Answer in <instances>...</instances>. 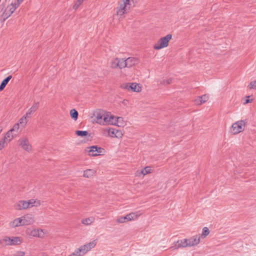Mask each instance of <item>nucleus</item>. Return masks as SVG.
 I'll list each match as a JSON object with an SVG mask.
<instances>
[{
    "mask_svg": "<svg viewBox=\"0 0 256 256\" xmlns=\"http://www.w3.org/2000/svg\"><path fill=\"white\" fill-rule=\"evenodd\" d=\"M96 244V240H92L76 248L72 254L68 256H84L91 249L94 248Z\"/></svg>",
    "mask_w": 256,
    "mask_h": 256,
    "instance_id": "obj_1",
    "label": "nucleus"
},
{
    "mask_svg": "<svg viewBox=\"0 0 256 256\" xmlns=\"http://www.w3.org/2000/svg\"><path fill=\"white\" fill-rule=\"evenodd\" d=\"M132 2L133 0H122L120 2L116 8V16L119 20L122 18L124 14L129 11Z\"/></svg>",
    "mask_w": 256,
    "mask_h": 256,
    "instance_id": "obj_2",
    "label": "nucleus"
},
{
    "mask_svg": "<svg viewBox=\"0 0 256 256\" xmlns=\"http://www.w3.org/2000/svg\"><path fill=\"white\" fill-rule=\"evenodd\" d=\"M8 0H5L0 5L2 12V16L4 20L9 18L18 8L14 2H12L10 4H6Z\"/></svg>",
    "mask_w": 256,
    "mask_h": 256,
    "instance_id": "obj_3",
    "label": "nucleus"
},
{
    "mask_svg": "<svg viewBox=\"0 0 256 256\" xmlns=\"http://www.w3.org/2000/svg\"><path fill=\"white\" fill-rule=\"evenodd\" d=\"M100 131L102 135L106 137L121 138L124 136L122 130L113 128H103Z\"/></svg>",
    "mask_w": 256,
    "mask_h": 256,
    "instance_id": "obj_4",
    "label": "nucleus"
},
{
    "mask_svg": "<svg viewBox=\"0 0 256 256\" xmlns=\"http://www.w3.org/2000/svg\"><path fill=\"white\" fill-rule=\"evenodd\" d=\"M23 242V239L18 236H4L0 240V244L3 246H11L20 244Z\"/></svg>",
    "mask_w": 256,
    "mask_h": 256,
    "instance_id": "obj_5",
    "label": "nucleus"
},
{
    "mask_svg": "<svg viewBox=\"0 0 256 256\" xmlns=\"http://www.w3.org/2000/svg\"><path fill=\"white\" fill-rule=\"evenodd\" d=\"M142 214L140 211L132 212L125 216H120L116 219V222L118 223H126L132 220H134Z\"/></svg>",
    "mask_w": 256,
    "mask_h": 256,
    "instance_id": "obj_6",
    "label": "nucleus"
},
{
    "mask_svg": "<svg viewBox=\"0 0 256 256\" xmlns=\"http://www.w3.org/2000/svg\"><path fill=\"white\" fill-rule=\"evenodd\" d=\"M172 38V35L168 34L166 36L161 38L154 46V48L156 50H159L168 46L170 41Z\"/></svg>",
    "mask_w": 256,
    "mask_h": 256,
    "instance_id": "obj_7",
    "label": "nucleus"
},
{
    "mask_svg": "<svg viewBox=\"0 0 256 256\" xmlns=\"http://www.w3.org/2000/svg\"><path fill=\"white\" fill-rule=\"evenodd\" d=\"M247 123V120H240L234 123L231 127V132L234 134H238L242 132Z\"/></svg>",
    "mask_w": 256,
    "mask_h": 256,
    "instance_id": "obj_8",
    "label": "nucleus"
},
{
    "mask_svg": "<svg viewBox=\"0 0 256 256\" xmlns=\"http://www.w3.org/2000/svg\"><path fill=\"white\" fill-rule=\"evenodd\" d=\"M34 222H35V220L34 216L31 214H27L16 218L13 222V224H32Z\"/></svg>",
    "mask_w": 256,
    "mask_h": 256,
    "instance_id": "obj_9",
    "label": "nucleus"
},
{
    "mask_svg": "<svg viewBox=\"0 0 256 256\" xmlns=\"http://www.w3.org/2000/svg\"><path fill=\"white\" fill-rule=\"evenodd\" d=\"M106 111L102 109H97L93 112V120L94 122L102 126L104 118Z\"/></svg>",
    "mask_w": 256,
    "mask_h": 256,
    "instance_id": "obj_10",
    "label": "nucleus"
},
{
    "mask_svg": "<svg viewBox=\"0 0 256 256\" xmlns=\"http://www.w3.org/2000/svg\"><path fill=\"white\" fill-rule=\"evenodd\" d=\"M85 151L89 156H96L100 155L104 152V149L96 146H93L86 148Z\"/></svg>",
    "mask_w": 256,
    "mask_h": 256,
    "instance_id": "obj_11",
    "label": "nucleus"
},
{
    "mask_svg": "<svg viewBox=\"0 0 256 256\" xmlns=\"http://www.w3.org/2000/svg\"><path fill=\"white\" fill-rule=\"evenodd\" d=\"M20 146L24 150L30 152L32 150V147L30 142L28 138L26 136H23L18 140Z\"/></svg>",
    "mask_w": 256,
    "mask_h": 256,
    "instance_id": "obj_12",
    "label": "nucleus"
},
{
    "mask_svg": "<svg viewBox=\"0 0 256 256\" xmlns=\"http://www.w3.org/2000/svg\"><path fill=\"white\" fill-rule=\"evenodd\" d=\"M20 130L18 124H14L12 128H10L5 134L6 138H7L8 142H10L13 138H16L18 132Z\"/></svg>",
    "mask_w": 256,
    "mask_h": 256,
    "instance_id": "obj_13",
    "label": "nucleus"
},
{
    "mask_svg": "<svg viewBox=\"0 0 256 256\" xmlns=\"http://www.w3.org/2000/svg\"><path fill=\"white\" fill-rule=\"evenodd\" d=\"M102 126H114L115 124V116L112 114L110 112H106Z\"/></svg>",
    "mask_w": 256,
    "mask_h": 256,
    "instance_id": "obj_14",
    "label": "nucleus"
},
{
    "mask_svg": "<svg viewBox=\"0 0 256 256\" xmlns=\"http://www.w3.org/2000/svg\"><path fill=\"white\" fill-rule=\"evenodd\" d=\"M189 247L187 238L180 240L174 242L173 246L170 247V249L176 250L181 248Z\"/></svg>",
    "mask_w": 256,
    "mask_h": 256,
    "instance_id": "obj_15",
    "label": "nucleus"
},
{
    "mask_svg": "<svg viewBox=\"0 0 256 256\" xmlns=\"http://www.w3.org/2000/svg\"><path fill=\"white\" fill-rule=\"evenodd\" d=\"M46 232L42 229L28 230L26 234L30 236L42 238L44 236Z\"/></svg>",
    "mask_w": 256,
    "mask_h": 256,
    "instance_id": "obj_16",
    "label": "nucleus"
},
{
    "mask_svg": "<svg viewBox=\"0 0 256 256\" xmlns=\"http://www.w3.org/2000/svg\"><path fill=\"white\" fill-rule=\"evenodd\" d=\"M124 88L134 92H140L142 90V87L139 84L136 83H130L125 84Z\"/></svg>",
    "mask_w": 256,
    "mask_h": 256,
    "instance_id": "obj_17",
    "label": "nucleus"
},
{
    "mask_svg": "<svg viewBox=\"0 0 256 256\" xmlns=\"http://www.w3.org/2000/svg\"><path fill=\"white\" fill-rule=\"evenodd\" d=\"M138 62V60L134 57H130L126 60L124 59V68L132 67Z\"/></svg>",
    "mask_w": 256,
    "mask_h": 256,
    "instance_id": "obj_18",
    "label": "nucleus"
},
{
    "mask_svg": "<svg viewBox=\"0 0 256 256\" xmlns=\"http://www.w3.org/2000/svg\"><path fill=\"white\" fill-rule=\"evenodd\" d=\"M110 66L112 68H124V59L123 58H115L112 60L110 62Z\"/></svg>",
    "mask_w": 256,
    "mask_h": 256,
    "instance_id": "obj_19",
    "label": "nucleus"
},
{
    "mask_svg": "<svg viewBox=\"0 0 256 256\" xmlns=\"http://www.w3.org/2000/svg\"><path fill=\"white\" fill-rule=\"evenodd\" d=\"M188 243L189 247L197 246L200 242V235H196L187 238Z\"/></svg>",
    "mask_w": 256,
    "mask_h": 256,
    "instance_id": "obj_20",
    "label": "nucleus"
},
{
    "mask_svg": "<svg viewBox=\"0 0 256 256\" xmlns=\"http://www.w3.org/2000/svg\"><path fill=\"white\" fill-rule=\"evenodd\" d=\"M26 206L28 208H32L33 206H38L40 205V201L36 199H30L26 200Z\"/></svg>",
    "mask_w": 256,
    "mask_h": 256,
    "instance_id": "obj_21",
    "label": "nucleus"
},
{
    "mask_svg": "<svg viewBox=\"0 0 256 256\" xmlns=\"http://www.w3.org/2000/svg\"><path fill=\"white\" fill-rule=\"evenodd\" d=\"M28 118H29V117L26 116V114H24L18 120V122L14 124L18 125L19 130L20 129V128H24L25 127L28 122Z\"/></svg>",
    "mask_w": 256,
    "mask_h": 256,
    "instance_id": "obj_22",
    "label": "nucleus"
},
{
    "mask_svg": "<svg viewBox=\"0 0 256 256\" xmlns=\"http://www.w3.org/2000/svg\"><path fill=\"white\" fill-rule=\"evenodd\" d=\"M209 96L208 94H204L201 96L197 98L195 100V104L197 105H200L208 100Z\"/></svg>",
    "mask_w": 256,
    "mask_h": 256,
    "instance_id": "obj_23",
    "label": "nucleus"
},
{
    "mask_svg": "<svg viewBox=\"0 0 256 256\" xmlns=\"http://www.w3.org/2000/svg\"><path fill=\"white\" fill-rule=\"evenodd\" d=\"M14 208L17 210L27 209L26 200H20L14 205Z\"/></svg>",
    "mask_w": 256,
    "mask_h": 256,
    "instance_id": "obj_24",
    "label": "nucleus"
},
{
    "mask_svg": "<svg viewBox=\"0 0 256 256\" xmlns=\"http://www.w3.org/2000/svg\"><path fill=\"white\" fill-rule=\"evenodd\" d=\"M39 103L38 102H34L30 108L28 110L25 114L26 116L30 118V116L33 114L38 108Z\"/></svg>",
    "mask_w": 256,
    "mask_h": 256,
    "instance_id": "obj_25",
    "label": "nucleus"
},
{
    "mask_svg": "<svg viewBox=\"0 0 256 256\" xmlns=\"http://www.w3.org/2000/svg\"><path fill=\"white\" fill-rule=\"evenodd\" d=\"M152 171V168L150 166H146L144 168L140 171H137L136 173V176H140L141 175L143 176H146L148 174H150Z\"/></svg>",
    "mask_w": 256,
    "mask_h": 256,
    "instance_id": "obj_26",
    "label": "nucleus"
},
{
    "mask_svg": "<svg viewBox=\"0 0 256 256\" xmlns=\"http://www.w3.org/2000/svg\"><path fill=\"white\" fill-rule=\"evenodd\" d=\"M96 173V170L94 169H88L84 172L83 176L86 178H92Z\"/></svg>",
    "mask_w": 256,
    "mask_h": 256,
    "instance_id": "obj_27",
    "label": "nucleus"
},
{
    "mask_svg": "<svg viewBox=\"0 0 256 256\" xmlns=\"http://www.w3.org/2000/svg\"><path fill=\"white\" fill-rule=\"evenodd\" d=\"M126 125V122L122 117L115 116V124L114 126L119 127H124Z\"/></svg>",
    "mask_w": 256,
    "mask_h": 256,
    "instance_id": "obj_28",
    "label": "nucleus"
},
{
    "mask_svg": "<svg viewBox=\"0 0 256 256\" xmlns=\"http://www.w3.org/2000/svg\"><path fill=\"white\" fill-rule=\"evenodd\" d=\"M158 82H160V84L164 86H166L168 84H170L172 83V79L171 78H163L162 79H160L158 80Z\"/></svg>",
    "mask_w": 256,
    "mask_h": 256,
    "instance_id": "obj_29",
    "label": "nucleus"
},
{
    "mask_svg": "<svg viewBox=\"0 0 256 256\" xmlns=\"http://www.w3.org/2000/svg\"><path fill=\"white\" fill-rule=\"evenodd\" d=\"M12 76H8L6 78L4 79L2 82H1V84L0 85V92L4 88L6 87V85L8 84V82L12 79Z\"/></svg>",
    "mask_w": 256,
    "mask_h": 256,
    "instance_id": "obj_30",
    "label": "nucleus"
},
{
    "mask_svg": "<svg viewBox=\"0 0 256 256\" xmlns=\"http://www.w3.org/2000/svg\"><path fill=\"white\" fill-rule=\"evenodd\" d=\"M82 222V224H91L95 222V218L94 216H90L83 219Z\"/></svg>",
    "mask_w": 256,
    "mask_h": 256,
    "instance_id": "obj_31",
    "label": "nucleus"
},
{
    "mask_svg": "<svg viewBox=\"0 0 256 256\" xmlns=\"http://www.w3.org/2000/svg\"><path fill=\"white\" fill-rule=\"evenodd\" d=\"M210 234V230L208 228L206 227H204L203 228L202 232L200 235V239L202 238H205Z\"/></svg>",
    "mask_w": 256,
    "mask_h": 256,
    "instance_id": "obj_32",
    "label": "nucleus"
},
{
    "mask_svg": "<svg viewBox=\"0 0 256 256\" xmlns=\"http://www.w3.org/2000/svg\"><path fill=\"white\" fill-rule=\"evenodd\" d=\"M9 142L8 141L7 138H6L5 136L0 140V150H2Z\"/></svg>",
    "mask_w": 256,
    "mask_h": 256,
    "instance_id": "obj_33",
    "label": "nucleus"
},
{
    "mask_svg": "<svg viewBox=\"0 0 256 256\" xmlns=\"http://www.w3.org/2000/svg\"><path fill=\"white\" fill-rule=\"evenodd\" d=\"M70 115L72 118L74 120H76L78 116V112L75 109H72L70 111Z\"/></svg>",
    "mask_w": 256,
    "mask_h": 256,
    "instance_id": "obj_34",
    "label": "nucleus"
},
{
    "mask_svg": "<svg viewBox=\"0 0 256 256\" xmlns=\"http://www.w3.org/2000/svg\"><path fill=\"white\" fill-rule=\"evenodd\" d=\"M76 134L80 136H84L88 135V132L86 131L77 130L76 132Z\"/></svg>",
    "mask_w": 256,
    "mask_h": 256,
    "instance_id": "obj_35",
    "label": "nucleus"
},
{
    "mask_svg": "<svg viewBox=\"0 0 256 256\" xmlns=\"http://www.w3.org/2000/svg\"><path fill=\"white\" fill-rule=\"evenodd\" d=\"M250 97V96H246V98H242V102L243 104H246L252 102V100H253L252 99L248 98Z\"/></svg>",
    "mask_w": 256,
    "mask_h": 256,
    "instance_id": "obj_36",
    "label": "nucleus"
},
{
    "mask_svg": "<svg viewBox=\"0 0 256 256\" xmlns=\"http://www.w3.org/2000/svg\"><path fill=\"white\" fill-rule=\"evenodd\" d=\"M84 0H77L73 6V8L75 10L78 8L80 6Z\"/></svg>",
    "mask_w": 256,
    "mask_h": 256,
    "instance_id": "obj_37",
    "label": "nucleus"
},
{
    "mask_svg": "<svg viewBox=\"0 0 256 256\" xmlns=\"http://www.w3.org/2000/svg\"><path fill=\"white\" fill-rule=\"evenodd\" d=\"M248 88L250 90L256 89V80L251 82L248 86Z\"/></svg>",
    "mask_w": 256,
    "mask_h": 256,
    "instance_id": "obj_38",
    "label": "nucleus"
},
{
    "mask_svg": "<svg viewBox=\"0 0 256 256\" xmlns=\"http://www.w3.org/2000/svg\"><path fill=\"white\" fill-rule=\"evenodd\" d=\"M24 252L22 251H18L16 252L12 256H24Z\"/></svg>",
    "mask_w": 256,
    "mask_h": 256,
    "instance_id": "obj_39",
    "label": "nucleus"
},
{
    "mask_svg": "<svg viewBox=\"0 0 256 256\" xmlns=\"http://www.w3.org/2000/svg\"><path fill=\"white\" fill-rule=\"evenodd\" d=\"M24 0H16V2H14L15 4L18 6V7L20 6L21 3L24 1Z\"/></svg>",
    "mask_w": 256,
    "mask_h": 256,
    "instance_id": "obj_40",
    "label": "nucleus"
},
{
    "mask_svg": "<svg viewBox=\"0 0 256 256\" xmlns=\"http://www.w3.org/2000/svg\"><path fill=\"white\" fill-rule=\"evenodd\" d=\"M122 104L126 106L128 104V101L127 100H124L122 102Z\"/></svg>",
    "mask_w": 256,
    "mask_h": 256,
    "instance_id": "obj_41",
    "label": "nucleus"
},
{
    "mask_svg": "<svg viewBox=\"0 0 256 256\" xmlns=\"http://www.w3.org/2000/svg\"><path fill=\"white\" fill-rule=\"evenodd\" d=\"M2 130V126H0V134L1 133Z\"/></svg>",
    "mask_w": 256,
    "mask_h": 256,
    "instance_id": "obj_42",
    "label": "nucleus"
}]
</instances>
